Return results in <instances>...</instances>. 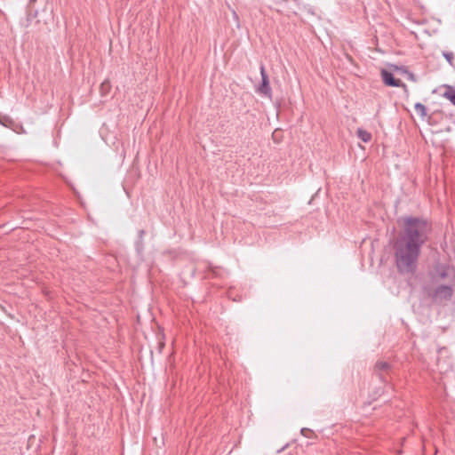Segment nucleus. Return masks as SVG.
I'll return each instance as SVG.
<instances>
[{
  "mask_svg": "<svg viewBox=\"0 0 455 455\" xmlns=\"http://www.w3.org/2000/svg\"><path fill=\"white\" fill-rule=\"evenodd\" d=\"M0 124L6 126L5 123L0 118Z\"/></svg>",
  "mask_w": 455,
  "mask_h": 455,
  "instance_id": "13",
  "label": "nucleus"
},
{
  "mask_svg": "<svg viewBox=\"0 0 455 455\" xmlns=\"http://www.w3.org/2000/svg\"><path fill=\"white\" fill-rule=\"evenodd\" d=\"M381 77L385 84L393 87H399L401 85H404L401 80L395 79L391 72L383 69L381 71Z\"/></svg>",
  "mask_w": 455,
  "mask_h": 455,
  "instance_id": "5",
  "label": "nucleus"
},
{
  "mask_svg": "<svg viewBox=\"0 0 455 455\" xmlns=\"http://www.w3.org/2000/svg\"><path fill=\"white\" fill-rule=\"evenodd\" d=\"M378 371H386L389 368V364L386 362H378L375 365Z\"/></svg>",
  "mask_w": 455,
  "mask_h": 455,
  "instance_id": "9",
  "label": "nucleus"
},
{
  "mask_svg": "<svg viewBox=\"0 0 455 455\" xmlns=\"http://www.w3.org/2000/svg\"><path fill=\"white\" fill-rule=\"evenodd\" d=\"M398 223L401 230L393 244L395 265L401 274H413L432 227L427 219L412 216L402 217Z\"/></svg>",
  "mask_w": 455,
  "mask_h": 455,
  "instance_id": "1",
  "label": "nucleus"
},
{
  "mask_svg": "<svg viewBox=\"0 0 455 455\" xmlns=\"http://www.w3.org/2000/svg\"><path fill=\"white\" fill-rule=\"evenodd\" d=\"M434 283L454 284L455 283V267L443 263L435 265L430 273Z\"/></svg>",
  "mask_w": 455,
  "mask_h": 455,
  "instance_id": "2",
  "label": "nucleus"
},
{
  "mask_svg": "<svg viewBox=\"0 0 455 455\" xmlns=\"http://www.w3.org/2000/svg\"><path fill=\"white\" fill-rule=\"evenodd\" d=\"M356 134H357L358 138L365 143L371 141V134L369 132H367L362 128L357 129Z\"/></svg>",
  "mask_w": 455,
  "mask_h": 455,
  "instance_id": "6",
  "label": "nucleus"
},
{
  "mask_svg": "<svg viewBox=\"0 0 455 455\" xmlns=\"http://www.w3.org/2000/svg\"><path fill=\"white\" fill-rule=\"evenodd\" d=\"M415 111L418 115H419L421 117L426 116L427 115V108L422 103H416L414 106Z\"/></svg>",
  "mask_w": 455,
  "mask_h": 455,
  "instance_id": "8",
  "label": "nucleus"
},
{
  "mask_svg": "<svg viewBox=\"0 0 455 455\" xmlns=\"http://www.w3.org/2000/svg\"><path fill=\"white\" fill-rule=\"evenodd\" d=\"M443 95L455 106V89L453 87L447 86Z\"/></svg>",
  "mask_w": 455,
  "mask_h": 455,
  "instance_id": "7",
  "label": "nucleus"
},
{
  "mask_svg": "<svg viewBox=\"0 0 455 455\" xmlns=\"http://www.w3.org/2000/svg\"><path fill=\"white\" fill-rule=\"evenodd\" d=\"M260 76H261V84L257 88V92L261 95L267 96L268 99H272V91L269 84L268 76L266 73L265 67L263 65L260 66Z\"/></svg>",
  "mask_w": 455,
  "mask_h": 455,
  "instance_id": "4",
  "label": "nucleus"
},
{
  "mask_svg": "<svg viewBox=\"0 0 455 455\" xmlns=\"http://www.w3.org/2000/svg\"><path fill=\"white\" fill-rule=\"evenodd\" d=\"M306 431H307V429H306V428H302V429H301V433H302L303 435H306Z\"/></svg>",
  "mask_w": 455,
  "mask_h": 455,
  "instance_id": "12",
  "label": "nucleus"
},
{
  "mask_svg": "<svg viewBox=\"0 0 455 455\" xmlns=\"http://www.w3.org/2000/svg\"><path fill=\"white\" fill-rule=\"evenodd\" d=\"M110 88V84L108 81H104L101 85H100V89L102 91H108Z\"/></svg>",
  "mask_w": 455,
  "mask_h": 455,
  "instance_id": "11",
  "label": "nucleus"
},
{
  "mask_svg": "<svg viewBox=\"0 0 455 455\" xmlns=\"http://www.w3.org/2000/svg\"><path fill=\"white\" fill-rule=\"evenodd\" d=\"M438 287L434 291L432 294V298L436 302H443L444 300H448L452 297L453 284H444V283H437Z\"/></svg>",
  "mask_w": 455,
  "mask_h": 455,
  "instance_id": "3",
  "label": "nucleus"
},
{
  "mask_svg": "<svg viewBox=\"0 0 455 455\" xmlns=\"http://www.w3.org/2000/svg\"><path fill=\"white\" fill-rule=\"evenodd\" d=\"M443 57L447 60V61L450 63V64H452V60L454 59V55L452 52H443Z\"/></svg>",
  "mask_w": 455,
  "mask_h": 455,
  "instance_id": "10",
  "label": "nucleus"
},
{
  "mask_svg": "<svg viewBox=\"0 0 455 455\" xmlns=\"http://www.w3.org/2000/svg\"><path fill=\"white\" fill-rule=\"evenodd\" d=\"M143 234H144V231H143V230H140V237H142Z\"/></svg>",
  "mask_w": 455,
  "mask_h": 455,
  "instance_id": "14",
  "label": "nucleus"
}]
</instances>
